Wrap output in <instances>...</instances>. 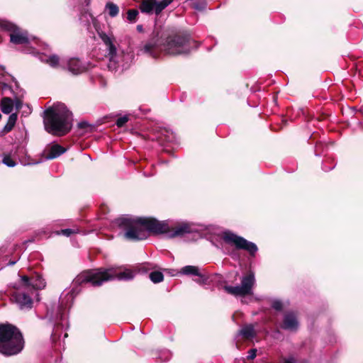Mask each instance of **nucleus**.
Segmentation results:
<instances>
[{"label": "nucleus", "instance_id": "1", "mask_svg": "<svg viewBox=\"0 0 363 363\" xmlns=\"http://www.w3.org/2000/svg\"><path fill=\"white\" fill-rule=\"evenodd\" d=\"M156 266L152 263L146 262L133 269L123 267L99 268L85 271L79 274L73 281L74 286L70 290L64 291L59 298L57 318H65L74 303L75 297L80 293L79 286L84 284H91L93 286H99L104 282L117 279L119 281L132 280L136 273L147 272L153 269Z\"/></svg>", "mask_w": 363, "mask_h": 363}, {"label": "nucleus", "instance_id": "2", "mask_svg": "<svg viewBox=\"0 0 363 363\" xmlns=\"http://www.w3.org/2000/svg\"><path fill=\"white\" fill-rule=\"evenodd\" d=\"M119 226L125 230L126 239L145 240L149 233L164 235L167 238H182L198 231L197 225L186 220H159L151 217H123L118 220Z\"/></svg>", "mask_w": 363, "mask_h": 363}, {"label": "nucleus", "instance_id": "3", "mask_svg": "<svg viewBox=\"0 0 363 363\" xmlns=\"http://www.w3.org/2000/svg\"><path fill=\"white\" fill-rule=\"evenodd\" d=\"M191 48V39L188 35L176 33L169 35L165 40L151 38L140 48V52L157 59L162 52L169 55L186 54Z\"/></svg>", "mask_w": 363, "mask_h": 363}, {"label": "nucleus", "instance_id": "4", "mask_svg": "<svg viewBox=\"0 0 363 363\" xmlns=\"http://www.w3.org/2000/svg\"><path fill=\"white\" fill-rule=\"evenodd\" d=\"M45 130L55 135H64L72 128V113L64 104L50 107L44 111Z\"/></svg>", "mask_w": 363, "mask_h": 363}, {"label": "nucleus", "instance_id": "5", "mask_svg": "<svg viewBox=\"0 0 363 363\" xmlns=\"http://www.w3.org/2000/svg\"><path fill=\"white\" fill-rule=\"evenodd\" d=\"M92 24L99 38L106 46L107 57L109 62L108 67L111 70H116L121 67L122 69H127L133 60V55L123 51L118 52L113 43L114 38L104 33L99 25V22L91 17Z\"/></svg>", "mask_w": 363, "mask_h": 363}, {"label": "nucleus", "instance_id": "6", "mask_svg": "<svg viewBox=\"0 0 363 363\" xmlns=\"http://www.w3.org/2000/svg\"><path fill=\"white\" fill-rule=\"evenodd\" d=\"M220 240L215 246L228 255L234 257L237 250H245L251 257H255L258 251L257 245L230 230H224L219 235Z\"/></svg>", "mask_w": 363, "mask_h": 363}, {"label": "nucleus", "instance_id": "7", "mask_svg": "<svg viewBox=\"0 0 363 363\" xmlns=\"http://www.w3.org/2000/svg\"><path fill=\"white\" fill-rule=\"evenodd\" d=\"M24 347L21 331L11 324H0V353L6 356L16 355Z\"/></svg>", "mask_w": 363, "mask_h": 363}, {"label": "nucleus", "instance_id": "8", "mask_svg": "<svg viewBox=\"0 0 363 363\" xmlns=\"http://www.w3.org/2000/svg\"><path fill=\"white\" fill-rule=\"evenodd\" d=\"M255 284V277L253 272L242 276L240 279V285L225 286V291L234 296H245L252 294V289Z\"/></svg>", "mask_w": 363, "mask_h": 363}, {"label": "nucleus", "instance_id": "9", "mask_svg": "<svg viewBox=\"0 0 363 363\" xmlns=\"http://www.w3.org/2000/svg\"><path fill=\"white\" fill-rule=\"evenodd\" d=\"M0 30L11 33L10 41L13 44L21 45L28 43L27 32L21 31L16 25L7 20L0 19Z\"/></svg>", "mask_w": 363, "mask_h": 363}, {"label": "nucleus", "instance_id": "10", "mask_svg": "<svg viewBox=\"0 0 363 363\" xmlns=\"http://www.w3.org/2000/svg\"><path fill=\"white\" fill-rule=\"evenodd\" d=\"M174 0H142L139 9L141 13L159 16Z\"/></svg>", "mask_w": 363, "mask_h": 363}, {"label": "nucleus", "instance_id": "11", "mask_svg": "<svg viewBox=\"0 0 363 363\" xmlns=\"http://www.w3.org/2000/svg\"><path fill=\"white\" fill-rule=\"evenodd\" d=\"M25 291H28V289L23 288L22 284L19 283L18 286L16 287V291L11 295V300L16 303L21 311H28L33 307V300Z\"/></svg>", "mask_w": 363, "mask_h": 363}, {"label": "nucleus", "instance_id": "12", "mask_svg": "<svg viewBox=\"0 0 363 363\" xmlns=\"http://www.w3.org/2000/svg\"><path fill=\"white\" fill-rule=\"evenodd\" d=\"M20 284L28 291L33 290H42L46 286V281L38 273H34L31 276H21Z\"/></svg>", "mask_w": 363, "mask_h": 363}, {"label": "nucleus", "instance_id": "13", "mask_svg": "<svg viewBox=\"0 0 363 363\" xmlns=\"http://www.w3.org/2000/svg\"><path fill=\"white\" fill-rule=\"evenodd\" d=\"M13 85H9L6 83H0V89L3 94H11L13 97H23L24 91L20 88L18 82L14 77H12Z\"/></svg>", "mask_w": 363, "mask_h": 363}, {"label": "nucleus", "instance_id": "14", "mask_svg": "<svg viewBox=\"0 0 363 363\" xmlns=\"http://www.w3.org/2000/svg\"><path fill=\"white\" fill-rule=\"evenodd\" d=\"M68 70L73 74H79L85 72L87 67L77 58H70L67 62Z\"/></svg>", "mask_w": 363, "mask_h": 363}, {"label": "nucleus", "instance_id": "15", "mask_svg": "<svg viewBox=\"0 0 363 363\" xmlns=\"http://www.w3.org/2000/svg\"><path fill=\"white\" fill-rule=\"evenodd\" d=\"M267 302L269 303L271 307L277 312L285 311L289 304V301L277 298H268Z\"/></svg>", "mask_w": 363, "mask_h": 363}, {"label": "nucleus", "instance_id": "16", "mask_svg": "<svg viewBox=\"0 0 363 363\" xmlns=\"http://www.w3.org/2000/svg\"><path fill=\"white\" fill-rule=\"evenodd\" d=\"M256 331L252 324H246L243 325L238 331V335L245 340H252L256 336Z\"/></svg>", "mask_w": 363, "mask_h": 363}, {"label": "nucleus", "instance_id": "17", "mask_svg": "<svg viewBox=\"0 0 363 363\" xmlns=\"http://www.w3.org/2000/svg\"><path fill=\"white\" fill-rule=\"evenodd\" d=\"M178 274L186 276H196L200 278H203V275L201 273L199 268L193 265H186L182 267Z\"/></svg>", "mask_w": 363, "mask_h": 363}, {"label": "nucleus", "instance_id": "18", "mask_svg": "<svg viewBox=\"0 0 363 363\" xmlns=\"http://www.w3.org/2000/svg\"><path fill=\"white\" fill-rule=\"evenodd\" d=\"M65 152V149L60 145L55 144L50 147L49 152L45 155L46 160L55 159Z\"/></svg>", "mask_w": 363, "mask_h": 363}, {"label": "nucleus", "instance_id": "19", "mask_svg": "<svg viewBox=\"0 0 363 363\" xmlns=\"http://www.w3.org/2000/svg\"><path fill=\"white\" fill-rule=\"evenodd\" d=\"M40 60L53 68H57L60 65V58L56 55H43L40 57Z\"/></svg>", "mask_w": 363, "mask_h": 363}, {"label": "nucleus", "instance_id": "20", "mask_svg": "<svg viewBox=\"0 0 363 363\" xmlns=\"http://www.w3.org/2000/svg\"><path fill=\"white\" fill-rule=\"evenodd\" d=\"M1 108L4 113H11L13 108V101L9 97L3 98L1 103Z\"/></svg>", "mask_w": 363, "mask_h": 363}, {"label": "nucleus", "instance_id": "21", "mask_svg": "<svg viewBox=\"0 0 363 363\" xmlns=\"http://www.w3.org/2000/svg\"><path fill=\"white\" fill-rule=\"evenodd\" d=\"M298 319H284L281 328L289 331H295L298 327Z\"/></svg>", "mask_w": 363, "mask_h": 363}, {"label": "nucleus", "instance_id": "22", "mask_svg": "<svg viewBox=\"0 0 363 363\" xmlns=\"http://www.w3.org/2000/svg\"><path fill=\"white\" fill-rule=\"evenodd\" d=\"M8 259V255L6 254V249L0 248V269H2L5 265H13L16 264V260L9 261L8 263L3 264Z\"/></svg>", "mask_w": 363, "mask_h": 363}, {"label": "nucleus", "instance_id": "23", "mask_svg": "<svg viewBox=\"0 0 363 363\" xmlns=\"http://www.w3.org/2000/svg\"><path fill=\"white\" fill-rule=\"evenodd\" d=\"M106 9L108 11V15L112 18L118 16L119 13L118 6L112 2H108L106 4Z\"/></svg>", "mask_w": 363, "mask_h": 363}, {"label": "nucleus", "instance_id": "24", "mask_svg": "<svg viewBox=\"0 0 363 363\" xmlns=\"http://www.w3.org/2000/svg\"><path fill=\"white\" fill-rule=\"evenodd\" d=\"M207 6L205 0H192L191 7L196 11H203L206 9Z\"/></svg>", "mask_w": 363, "mask_h": 363}, {"label": "nucleus", "instance_id": "25", "mask_svg": "<svg viewBox=\"0 0 363 363\" xmlns=\"http://www.w3.org/2000/svg\"><path fill=\"white\" fill-rule=\"evenodd\" d=\"M17 113H11L9 117V120H8V123L7 124L5 125V128L4 129L6 130V131H10L15 125L16 123V121H17Z\"/></svg>", "mask_w": 363, "mask_h": 363}, {"label": "nucleus", "instance_id": "26", "mask_svg": "<svg viewBox=\"0 0 363 363\" xmlns=\"http://www.w3.org/2000/svg\"><path fill=\"white\" fill-rule=\"evenodd\" d=\"M150 280L155 283L157 284L163 281L164 275L162 272L158 271L152 272L149 275Z\"/></svg>", "mask_w": 363, "mask_h": 363}, {"label": "nucleus", "instance_id": "27", "mask_svg": "<svg viewBox=\"0 0 363 363\" xmlns=\"http://www.w3.org/2000/svg\"><path fill=\"white\" fill-rule=\"evenodd\" d=\"M139 12L136 9H129L127 11V20L129 23H135L138 20Z\"/></svg>", "mask_w": 363, "mask_h": 363}, {"label": "nucleus", "instance_id": "28", "mask_svg": "<svg viewBox=\"0 0 363 363\" xmlns=\"http://www.w3.org/2000/svg\"><path fill=\"white\" fill-rule=\"evenodd\" d=\"M2 163L9 167H13L16 165V161L9 155H4Z\"/></svg>", "mask_w": 363, "mask_h": 363}, {"label": "nucleus", "instance_id": "29", "mask_svg": "<svg viewBox=\"0 0 363 363\" xmlns=\"http://www.w3.org/2000/svg\"><path fill=\"white\" fill-rule=\"evenodd\" d=\"M78 232H79L78 229L67 228V229L61 230L60 231H57L56 234L57 235H65L66 237H69L71 235L74 234V233H77Z\"/></svg>", "mask_w": 363, "mask_h": 363}, {"label": "nucleus", "instance_id": "30", "mask_svg": "<svg viewBox=\"0 0 363 363\" xmlns=\"http://www.w3.org/2000/svg\"><path fill=\"white\" fill-rule=\"evenodd\" d=\"M57 321L53 322L54 324V330L56 334L58 333L59 329L61 326H63L65 324L67 325V322L63 323L62 320H65L66 319H55Z\"/></svg>", "mask_w": 363, "mask_h": 363}, {"label": "nucleus", "instance_id": "31", "mask_svg": "<svg viewBox=\"0 0 363 363\" xmlns=\"http://www.w3.org/2000/svg\"><path fill=\"white\" fill-rule=\"evenodd\" d=\"M128 121V116H123L116 120V124L118 127H123Z\"/></svg>", "mask_w": 363, "mask_h": 363}, {"label": "nucleus", "instance_id": "32", "mask_svg": "<svg viewBox=\"0 0 363 363\" xmlns=\"http://www.w3.org/2000/svg\"><path fill=\"white\" fill-rule=\"evenodd\" d=\"M14 101H13V106H15V108L18 111L22 108L23 102L21 101L22 97H13Z\"/></svg>", "mask_w": 363, "mask_h": 363}, {"label": "nucleus", "instance_id": "33", "mask_svg": "<svg viewBox=\"0 0 363 363\" xmlns=\"http://www.w3.org/2000/svg\"><path fill=\"white\" fill-rule=\"evenodd\" d=\"M297 315H298V313H297L296 311H293V310H290V311H286V314H285L284 318H296Z\"/></svg>", "mask_w": 363, "mask_h": 363}, {"label": "nucleus", "instance_id": "34", "mask_svg": "<svg viewBox=\"0 0 363 363\" xmlns=\"http://www.w3.org/2000/svg\"><path fill=\"white\" fill-rule=\"evenodd\" d=\"M256 354H257V350L252 349V350H249L248 355L247 357L248 359H254L256 357Z\"/></svg>", "mask_w": 363, "mask_h": 363}, {"label": "nucleus", "instance_id": "35", "mask_svg": "<svg viewBox=\"0 0 363 363\" xmlns=\"http://www.w3.org/2000/svg\"><path fill=\"white\" fill-rule=\"evenodd\" d=\"M78 126L80 128H85L89 126V123L86 121H82L78 123Z\"/></svg>", "mask_w": 363, "mask_h": 363}, {"label": "nucleus", "instance_id": "36", "mask_svg": "<svg viewBox=\"0 0 363 363\" xmlns=\"http://www.w3.org/2000/svg\"><path fill=\"white\" fill-rule=\"evenodd\" d=\"M283 363H296V361L294 358H289L285 359Z\"/></svg>", "mask_w": 363, "mask_h": 363}, {"label": "nucleus", "instance_id": "37", "mask_svg": "<svg viewBox=\"0 0 363 363\" xmlns=\"http://www.w3.org/2000/svg\"><path fill=\"white\" fill-rule=\"evenodd\" d=\"M137 30L139 32H142L143 30V26L142 25H138Z\"/></svg>", "mask_w": 363, "mask_h": 363}, {"label": "nucleus", "instance_id": "38", "mask_svg": "<svg viewBox=\"0 0 363 363\" xmlns=\"http://www.w3.org/2000/svg\"><path fill=\"white\" fill-rule=\"evenodd\" d=\"M195 281H196L197 283H199V284H202V283H203V281H201V280H195Z\"/></svg>", "mask_w": 363, "mask_h": 363}, {"label": "nucleus", "instance_id": "39", "mask_svg": "<svg viewBox=\"0 0 363 363\" xmlns=\"http://www.w3.org/2000/svg\"><path fill=\"white\" fill-rule=\"evenodd\" d=\"M1 118V114L0 113V118Z\"/></svg>", "mask_w": 363, "mask_h": 363}]
</instances>
